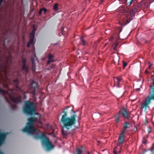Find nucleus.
Returning <instances> with one entry per match:
<instances>
[{
  "mask_svg": "<svg viewBox=\"0 0 154 154\" xmlns=\"http://www.w3.org/2000/svg\"><path fill=\"white\" fill-rule=\"evenodd\" d=\"M73 112L74 114L70 117L67 116V112L65 110L62 112L63 114L60 121L63 125L62 133L64 136H66L69 134V129L75 124L77 115L75 112L73 111Z\"/></svg>",
  "mask_w": 154,
  "mask_h": 154,
  "instance_id": "nucleus-1",
  "label": "nucleus"
},
{
  "mask_svg": "<svg viewBox=\"0 0 154 154\" xmlns=\"http://www.w3.org/2000/svg\"><path fill=\"white\" fill-rule=\"evenodd\" d=\"M36 120L34 117H31L28 119V122L26 124V127L22 130L24 132L29 134L33 135V137L39 134L40 131L34 127L33 122Z\"/></svg>",
  "mask_w": 154,
  "mask_h": 154,
  "instance_id": "nucleus-2",
  "label": "nucleus"
},
{
  "mask_svg": "<svg viewBox=\"0 0 154 154\" xmlns=\"http://www.w3.org/2000/svg\"><path fill=\"white\" fill-rule=\"evenodd\" d=\"M34 138L36 139H41L42 145L45 147L46 150L47 151H50L54 148V146L49 139L44 133H42L40 135L39 134L37 135Z\"/></svg>",
  "mask_w": 154,
  "mask_h": 154,
  "instance_id": "nucleus-3",
  "label": "nucleus"
},
{
  "mask_svg": "<svg viewBox=\"0 0 154 154\" xmlns=\"http://www.w3.org/2000/svg\"><path fill=\"white\" fill-rule=\"evenodd\" d=\"M23 110L25 114L29 115H32L35 112L34 103L29 100L25 101Z\"/></svg>",
  "mask_w": 154,
  "mask_h": 154,
  "instance_id": "nucleus-4",
  "label": "nucleus"
},
{
  "mask_svg": "<svg viewBox=\"0 0 154 154\" xmlns=\"http://www.w3.org/2000/svg\"><path fill=\"white\" fill-rule=\"evenodd\" d=\"M129 123L128 122L125 121L123 124V129L121 134L120 135L118 140V143L117 144L118 146H119L120 145L123 144L124 142L125 136L124 134L126 132L127 129L129 128Z\"/></svg>",
  "mask_w": 154,
  "mask_h": 154,
  "instance_id": "nucleus-5",
  "label": "nucleus"
},
{
  "mask_svg": "<svg viewBox=\"0 0 154 154\" xmlns=\"http://www.w3.org/2000/svg\"><path fill=\"white\" fill-rule=\"evenodd\" d=\"M139 7L138 6H136L134 9H132L129 11L130 17H128V16H126V19L125 21L124 25L128 23L132 20L133 17L135 16V12L138 11L137 9L139 8Z\"/></svg>",
  "mask_w": 154,
  "mask_h": 154,
  "instance_id": "nucleus-6",
  "label": "nucleus"
},
{
  "mask_svg": "<svg viewBox=\"0 0 154 154\" xmlns=\"http://www.w3.org/2000/svg\"><path fill=\"white\" fill-rule=\"evenodd\" d=\"M29 91L33 95L35 94V89L38 88L37 84L33 80H31L29 85Z\"/></svg>",
  "mask_w": 154,
  "mask_h": 154,
  "instance_id": "nucleus-7",
  "label": "nucleus"
},
{
  "mask_svg": "<svg viewBox=\"0 0 154 154\" xmlns=\"http://www.w3.org/2000/svg\"><path fill=\"white\" fill-rule=\"evenodd\" d=\"M118 114L121 116H122L123 118L128 119L130 118V113L127 111V109L125 108H123L120 110Z\"/></svg>",
  "mask_w": 154,
  "mask_h": 154,
  "instance_id": "nucleus-8",
  "label": "nucleus"
},
{
  "mask_svg": "<svg viewBox=\"0 0 154 154\" xmlns=\"http://www.w3.org/2000/svg\"><path fill=\"white\" fill-rule=\"evenodd\" d=\"M152 2L150 0H143L140 2V4L141 6H143L148 8Z\"/></svg>",
  "mask_w": 154,
  "mask_h": 154,
  "instance_id": "nucleus-9",
  "label": "nucleus"
},
{
  "mask_svg": "<svg viewBox=\"0 0 154 154\" xmlns=\"http://www.w3.org/2000/svg\"><path fill=\"white\" fill-rule=\"evenodd\" d=\"M35 34L31 33L30 34V40L29 42H28L27 45V47L28 48L30 47V45H33L34 44V42H33V40L34 38L35 37Z\"/></svg>",
  "mask_w": 154,
  "mask_h": 154,
  "instance_id": "nucleus-10",
  "label": "nucleus"
},
{
  "mask_svg": "<svg viewBox=\"0 0 154 154\" xmlns=\"http://www.w3.org/2000/svg\"><path fill=\"white\" fill-rule=\"evenodd\" d=\"M119 38V32L116 33L113 35L111 36L109 39V41L111 42L114 41L116 42Z\"/></svg>",
  "mask_w": 154,
  "mask_h": 154,
  "instance_id": "nucleus-11",
  "label": "nucleus"
},
{
  "mask_svg": "<svg viewBox=\"0 0 154 154\" xmlns=\"http://www.w3.org/2000/svg\"><path fill=\"white\" fill-rule=\"evenodd\" d=\"M114 79L115 82V85L117 87H119L120 82L122 80V78L120 77H115L114 78Z\"/></svg>",
  "mask_w": 154,
  "mask_h": 154,
  "instance_id": "nucleus-12",
  "label": "nucleus"
},
{
  "mask_svg": "<svg viewBox=\"0 0 154 154\" xmlns=\"http://www.w3.org/2000/svg\"><path fill=\"white\" fill-rule=\"evenodd\" d=\"M7 134V133H0V146L3 144Z\"/></svg>",
  "mask_w": 154,
  "mask_h": 154,
  "instance_id": "nucleus-13",
  "label": "nucleus"
},
{
  "mask_svg": "<svg viewBox=\"0 0 154 154\" xmlns=\"http://www.w3.org/2000/svg\"><path fill=\"white\" fill-rule=\"evenodd\" d=\"M85 151L82 147L77 148L74 154H85Z\"/></svg>",
  "mask_w": 154,
  "mask_h": 154,
  "instance_id": "nucleus-14",
  "label": "nucleus"
},
{
  "mask_svg": "<svg viewBox=\"0 0 154 154\" xmlns=\"http://www.w3.org/2000/svg\"><path fill=\"white\" fill-rule=\"evenodd\" d=\"M21 70L24 72L25 74L26 75L29 72V67L26 65H23L21 67Z\"/></svg>",
  "mask_w": 154,
  "mask_h": 154,
  "instance_id": "nucleus-15",
  "label": "nucleus"
},
{
  "mask_svg": "<svg viewBox=\"0 0 154 154\" xmlns=\"http://www.w3.org/2000/svg\"><path fill=\"white\" fill-rule=\"evenodd\" d=\"M47 58L48 59V60L47 62V64H49L53 62L54 61V56L53 55L49 54L47 56Z\"/></svg>",
  "mask_w": 154,
  "mask_h": 154,
  "instance_id": "nucleus-16",
  "label": "nucleus"
},
{
  "mask_svg": "<svg viewBox=\"0 0 154 154\" xmlns=\"http://www.w3.org/2000/svg\"><path fill=\"white\" fill-rule=\"evenodd\" d=\"M129 8L127 6L125 8H123L121 7L119 8V9L121 10L122 11L121 13L122 14H120V15H123V14H125L127 13V14H128V11Z\"/></svg>",
  "mask_w": 154,
  "mask_h": 154,
  "instance_id": "nucleus-17",
  "label": "nucleus"
},
{
  "mask_svg": "<svg viewBox=\"0 0 154 154\" xmlns=\"http://www.w3.org/2000/svg\"><path fill=\"white\" fill-rule=\"evenodd\" d=\"M2 62V60L0 59V63ZM7 66L6 65L4 66L3 63H0V71H2L5 70V72H6Z\"/></svg>",
  "mask_w": 154,
  "mask_h": 154,
  "instance_id": "nucleus-18",
  "label": "nucleus"
},
{
  "mask_svg": "<svg viewBox=\"0 0 154 154\" xmlns=\"http://www.w3.org/2000/svg\"><path fill=\"white\" fill-rule=\"evenodd\" d=\"M86 43V42L85 41L84 39V37L82 36L80 38V44L82 45H85Z\"/></svg>",
  "mask_w": 154,
  "mask_h": 154,
  "instance_id": "nucleus-19",
  "label": "nucleus"
},
{
  "mask_svg": "<svg viewBox=\"0 0 154 154\" xmlns=\"http://www.w3.org/2000/svg\"><path fill=\"white\" fill-rule=\"evenodd\" d=\"M14 83L15 84L16 88L19 90H20V88H19L18 86V84L19 83L18 80V79H16L14 80Z\"/></svg>",
  "mask_w": 154,
  "mask_h": 154,
  "instance_id": "nucleus-20",
  "label": "nucleus"
},
{
  "mask_svg": "<svg viewBox=\"0 0 154 154\" xmlns=\"http://www.w3.org/2000/svg\"><path fill=\"white\" fill-rule=\"evenodd\" d=\"M120 117L121 116L119 114L115 116V121L116 123H118L119 122V119Z\"/></svg>",
  "mask_w": 154,
  "mask_h": 154,
  "instance_id": "nucleus-21",
  "label": "nucleus"
},
{
  "mask_svg": "<svg viewBox=\"0 0 154 154\" xmlns=\"http://www.w3.org/2000/svg\"><path fill=\"white\" fill-rule=\"evenodd\" d=\"M118 45V44L117 43L114 42L112 45V47L114 50H116Z\"/></svg>",
  "mask_w": 154,
  "mask_h": 154,
  "instance_id": "nucleus-22",
  "label": "nucleus"
},
{
  "mask_svg": "<svg viewBox=\"0 0 154 154\" xmlns=\"http://www.w3.org/2000/svg\"><path fill=\"white\" fill-rule=\"evenodd\" d=\"M35 70V65L34 62L32 60V71L34 72Z\"/></svg>",
  "mask_w": 154,
  "mask_h": 154,
  "instance_id": "nucleus-23",
  "label": "nucleus"
},
{
  "mask_svg": "<svg viewBox=\"0 0 154 154\" xmlns=\"http://www.w3.org/2000/svg\"><path fill=\"white\" fill-rule=\"evenodd\" d=\"M58 4H56L54 5V6L53 7V9L55 11H57L58 10Z\"/></svg>",
  "mask_w": 154,
  "mask_h": 154,
  "instance_id": "nucleus-24",
  "label": "nucleus"
},
{
  "mask_svg": "<svg viewBox=\"0 0 154 154\" xmlns=\"http://www.w3.org/2000/svg\"><path fill=\"white\" fill-rule=\"evenodd\" d=\"M4 2L5 4L6 3V0H0V8L2 9V3Z\"/></svg>",
  "mask_w": 154,
  "mask_h": 154,
  "instance_id": "nucleus-25",
  "label": "nucleus"
},
{
  "mask_svg": "<svg viewBox=\"0 0 154 154\" xmlns=\"http://www.w3.org/2000/svg\"><path fill=\"white\" fill-rule=\"evenodd\" d=\"M22 63L23 65H26V60L25 58H23L22 59Z\"/></svg>",
  "mask_w": 154,
  "mask_h": 154,
  "instance_id": "nucleus-26",
  "label": "nucleus"
},
{
  "mask_svg": "<svg viewBox=\"0 0 154 154\" xmlns=\"http://www.w3.org/2000/svg\"><path fill=\"white\" fill-rule=\"evenodd\" d=\"M146 140L145 137H143L142 139V142L143 143L145 144L146 143Z\"/></svg>",
  "mask_w": 154,
  "mask_h": 154,
  "instance_id": "nucleus-27",
  "label": "nucleus"
},
{
  "mask_svg": "<svg viewBox=\"0 0 154 154\" xmlns=\"http://www.w3.org/2000/svg\"><path fill=\"white\" fill-rule=\"evenodd\" d=\"M43 9H42V8L40 10V11H39V14L40 15H41L42 14V11H43Z\"/></svg>",
  "mask_w": 154,
  "mask_h": 154,
  "instance_id": "nucleus-28",
  "label": "nucleus"
},
{
  "mask_svg": "<svg viewBox=\"0 0 154 154\" xmlns=\"http://www.w3.org/2000/svg\"><path fill=\"white\" fill-rule=\"evenodd\" d=\"M127 64L126 62L124 61L123 62V66L124 68L127 65Z\"/></svg>",
  "mask_w": 154,
  "mask_h": 154,
  "instance_id": "nucleus-29",
  "label": "nucleus"
},
{
  "mask_svg": "<svg viewBox=\"0 0 154 154\" xmlns=\"http://www.w3.org/2000/svg\"><path fill=\"white\" fill-rule=\"evenodd\" d=\"M148 64L149 65L148 67V68L150 69L151 67V66L152 65V64H150V62H148Z\"/></svg>",
  "mask_w": 154,
  "mask_h": 154,
  "instance_id": "nucleus-30",
  "label": "nucleus"
},
{
  "mask_svg": "<svg viewBox=\"0 0 154 154\" xmlns=\"http://www.w3.org/2000/svg\"><path fill=\"white\" fill-rule=\"evenodd\" d=\"M36 30V29H35L34 28H33L32 32L31 33L35 34Z\"/></svg>",
  "mask_w": 154,
  "mask_h": 154,
  "instance_id": "nucleus-31",
  "label": "nucleus"
},
{
  "mask_svg": "<svg viewBox=\"0 0 154 154\" xmlns=\"http://www.w3.org/2000/svg\"><path fill=\"white\" fill-rule=\"evenodd\" d=\"M42 9H43V11H44V14H45L47 11V10L45 8H42Z\"/></svg>",
  "mask_w": 154,
  "mask_h": 154,
  "instance_id": "nucleus-32",
  "label": "nucleus"
},
{
  "mask_svg": "<svg viewBox=\"0 0 154 154\" xmlns=\"http://www.w3.org/2000/svg\"><path fill=\"white\" fill-rule=\"evenodd\" d=\"M130 0V1L129 2V6H130L131 5L132 3V2L133 1V0Z\"/></svg>",
  "mask_w": 154,
  "mask_h": 154,
  "instance_id": "nucleus-33",
  "label": "nucleus"
},
{
  "mask_svg": "<svg viewBox=\"0 0 154 154\" xmlns=\"http://www.w3.org/2000/svg\"><path fill=\"white\" fill-rule=\"evenodd\" d=\"M145 73L147 74H149V72L147 70V69L145 71Z\"/></svg>",
  "mask_w": 154,
  "mask_h": 154,
  "instance_id": "nucleus-34",
  "label": "nucleus"
},
{
  "mask_svg": "<svg viewBox=\"0 0 154 154\" xmlns=\"http://www.w3.org/2000/svg\"><path fill=\"white\" fill-rule=\"evenodd\" d=\"M54 67H55V65L52 64L51 68H54Z\"/></svg>",
  "mask_w": 154,
  "mask_h": 154,
  "instance_id": "nucleus-35",
  "label": "nucleus"
},
{
  "mask_svg": "<svg viewBox=\"0 0 154 154\" xmlns=\"http://www.w3.org/2000/svg\"><path fill=\"white\" fill-rule=\"evenodd\" d=\"M153 149H154V148L153 147H152V148H151L150 149V150L151 151H153Z\"/></svg>",
  "mask_w": 154,
  "mask_h": 154,
  "instance_id": "nucleus-36",
  "label": "nucleus"
},
{
  "mask_svg": "<svg viewBox=\"0 0 154 154\" xmlns=\"http://www.w3.org/2000/svg\"><path fill=\"white\" fill-rule=\"evenodd\" d=\"M115 148L114 149L113 152H114V154H116L117 153H116V150H115Z\"/></svg>",
  "mask_w": 154,
  "mask_h": 154,
  "instance_id": "nucleus-37",
  "label": "nucleus"
},
{
  "mask_svg": "<svg viewBox=\"0 0 154 154\" xmlns=\"http://www.w3.org/2000/svg\"><path fill=\"white\" fill-rule=\"evenodd\" d=\"M136 89L137 91H138L140 90V88H137Z\"/></svg>",
  "mask_w": 154,
  "mask_h": 154,
  "instance_id": "nucleus-38",
  "label": "nucleus"
},
{
  "mask_svg": "<svg viewBox=\"0 0 154 154\" xmlns=\"http://www.w3.org/2000/svg\"><path fill=\"white\" fill-rule=\"evenodd\" d=\"M69 107H68V106L66 107V108H65L66 109V110H67V109H68Z\"/></svg>",
  "mask_w": 154,
  "mask_h": 154,
  "instance_id": "nucleus-39",
  "label": "nucleus"
},
{
  "mask_svg": "<svg viewBox=\"0 0 154 154\" xmlns=\"http://www.w3.org/2000/svg\"><path fill=\"white\" fill-rule=\"evenodd\" d=\"M101 2V3H102L103 2V0H100Z\"/></svg>",
  "mask_w": 154,
  "mask_h": 154,
  "instance_id": "nucleus-40",
  "label": "nucleus"
},
{
  "mask_svg": "<svg viewBox=\"0 0 154 154\" xmlns=\"http://www.w3.org/2000/svg\"><path fill=\"white\" fill-rule=\"evenodd\" d=\"M90 153H91V152H89V151H88V152H87V153H88V154H90Z\"/></svg>",
  "mask_w": 154,
  "mask_h": 154,
  "instance_id": "nucleus-41",
  "label": "nucleus"
},
{
  "mask_svg": "<svg viewBox=\"0 0 154 154\" xmlns=\"http://www.w3.org/2000/svg\"><path fill=\"white\" fill-rule=\"evenodd\" d=\"M0 154H3L2 152H0Z\"/></svg>",
  "mask_w": 154,
  "mask_h": 154,
  "instance_id": "nucleus-42",
  "label": "nucleus"
},
{
  "mask_svg": "<svg viewBox=\"0 0 154 154\" xmlns=\"http://www.w3.org/2000/svg\"><path fill=\"white\" fill-rule=\"evenodd\" d=\"M148 123V122L147 121H146V123L147 124Z\"/></svg>",
  "mask_w": 154,
  "mask_h": 154,
  "instance_id": "nucleus-43",
  "label": "nucleus"
},
{
  "mask_svg": "<svg viewBox=\"0 0 154 154\" xmlns=\"http://www.w3.org/2000/svg\"><path fill=\"white\" fill-rule=\"evenodd\" d=\"M107 43H106L105 45V46H106V45H107Z\"/></svg>",
  "mask_w": 154,
  "mask_h": 154,
  "instance_id": "nucleus-44",
  "label": "nucleus"
},
{
  "mask_svg": "<svg viewBox=\"0 0 154 154\" xmlns=\"http://www.w3.org/2000/svg\"><path fill=\"white\" fill-rule=\"evenodd\" d=\"M11 93H12V90L11 91Z\"/></svg>",
  "mask_w": 154,
  "mask_h": 154,
  "instance_id": "nucleus-45",
  "label": "nucleus"
}]
</instances>
